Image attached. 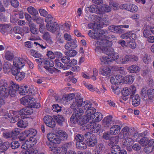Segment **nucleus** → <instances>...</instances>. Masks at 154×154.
<instances>
[{
	"label": "nucleus",
	"mask_w": 154,
	"mask_h": 154,
	"mask_svg": "<svg viewBox=\"0 0 154 154\" xmlns=\"http://www.w3.org/2000/svg\"><path fill=\"white\" fill-rule=\"evenodd\" d=\"M92 104L91 102L88 100L83 101V100L80 97H76L75 101L71 104L70 107L72 109H75L79 106H82L85 111L91 108Z\"/></svg>",
	"instance_id": "nucleus-1"
},
{
	"label": "nucleus",
	"mask_w": 154,
	"mask_h": 154,
	"mask_svg": "<svg viewBox=\"0 0 154 154\" xmlns=\"http://www.w3.org/2000/svg\"><path fill=\"white\" fill-rule=\"evenodd\" d=\"M14 114L13 116L11 117L8 113L7 114L8 118L11 119V122L12 123H14V122H17V124L19 127L21 128H25L28 125V123L26 120L25 119H20L19 117L21 118L20 114H18V112L15 111L13 112Z\"/></svg>",
	"instance_id": "nucleus-2"
},
{
	"label": "nucleus",
	"mask_w": 154,
	"mask_h": 154,
	"mask_svg": "<svg viewBox=\"0 0 154 154\" xmlns=\"http://www.w3.org/2000/svg\"><path fill=\"white\" fill-rule=\"evenodd\" d=\"M40 107V105L38 103L31 102L27 107L23 108L18 112V114L20 116L22 115H30L33 112L32 108H38Z\"/></svg>",
	"instance_id": "nucleus-3"
},
{
	"label": "nucleus",
	"mask_w": 154,
	"mask_h": 154,
	"mask_svg": "<svg viewBox=\"0 0 154 154\" xmlns=\"http://www.w3.org/2000/svg\"><path fill=\"white\" fill-rule=\"evenodd\" d=\"M105 33V31L102 29H97L96 35L98 37L97 40L95 41L96 44L99 45L104 43L106 45H109L111 43V42L107 40L106 38V36L104 34Z\"/></svg>",
	"instance_id": "nucleus-4"
},
{
	"label": "nucleus",
	"mask_w": 154,
	"mask_h": 154,
	"mask_svg": "<svg viewBox=\"0 0 154 154\" xmlns=\"http://www.w3.org/2000/svg\"><path fill=\"white\" fill-rule=\"evenodd\" d=\"M134 131L133 128L126 126L122 129L121 133L119 135L121 139H123L125 137H130Z\"/></svg>",
	"instance_id": "nucleus-5"
},
{
	"label": "nucleus",
	"mask_w": 154,
	"mask_h": 154,
	"mask_svg": "<svg viewBox=\"0 0 154 154\" xmlns=\"http://www.w3.org/2000/svg\"><path fill=\"white\" fill-rule=\"evenodd\" d=\"M10 85L8 87L9 93L11 97H14L16 95L17 90L18 91L19 87L18 84L12 81L10 82Z\"/></svg>",
	"instance_id": "nucleus-6"
},
{
	"label": "nucleus",
	"mask_w": 154,
	"mask_h": 154,
	"mask_svg": "<svg viewBox=\"0 0 154 154\" xmlns=\"http://www.w3.org/2000/svg\"><path fill=\"white\" fill-rule=\"evenodd\" d=\"M102 125L104 128H109L110 127L114 124L115 121L112 119L111 115L105 117L102 121Z\"/></svg>",
	"instance_id": "nucleus-7"
},
{
	"label": "nucleus",
	"mask_w": 154,
	"mask_h": 154,
	"mask_svg": "<svg viewBox=\"0 0 154 154\" xmlns=\"http://www.w3.org/2000/svg\"><path fill=\"white\" fill-rule=\"evenodd\" d=\"M37 131L35 129L33 128H30L24 131L22 133L23 135V137L21 136L20 137V140L22 141L25 140V138L29 137H35L37 134Z\"/></svg>",
	"instance_id": "nucleus-8"
},
{
	"label": "nucleus",
	"mask_w": 154,
	"mask_h": 154,
	"mask_svg": "<svg viewBox=\"0 0 154 154\" xmlns=\"http://www.w3.org/2000/svg\"><path fill=\"white\" fill-rule=\"evenodd\" d=\"M61 61L63 63L67 64V68L69 69L70 67L74 65L77 64V61L74 59H72L71 60L69 57L68 56H65L62 58L61 59Z\"/></svg>",
	"instance_id": "nucleus-9"
},
{
	"label": "nucleus",
	"mask_w": 154,
	"mask_h": 154,
	"mask_svg": "<svg viewBox=\"0 0 154 154\" xmlns=\"http://www.w3.org/2000/svg\"><path fill=\"white\" fill-rule=\"evenodd\" d=\"M86 144L89 147H94L96 146L97 143V140L96 135L91 134L90 137L87 139Z\"/></svg>",
	"instance_id": "nucleus-10"
},
{
	"label": "nucleus",
	"mask_w": 154,
	"mask_h": 154,
	"mask_svg": "<svg viewBox=\"0 0 154 154\" xmlns=\"http://www.w3.org/2000/svg\"><path fill=\"white\" fill-rule=\"evenodd\" d=\"M123 76L121 75H117L112 76L110 79V81L113 84L119 85L122 82Z\"/></svg>",
	"instance_id": "nucleus-11"
},
{
	"label": "nucleus",
	"mask_w": 154,
	"mask_h": 154,
	"mask_svg": "<svg viewBox=\"0 0 154 154\" xmlns=\"http://www.w3.org/2000/svg\"><path fill=\"white\" fill-rule=\"evenodd\" d=\"M56 134L57 136H58L62 140H66L68 137L67 133L65 131L62 130H58L56 131Z\"/></svg>",
	"instance_id": "nucleus-12"
},
{
	"label": "nucleus",
	"mask_w": 154,
	"mask_h": 154,
	"mask_svg": "<svg viewBox=\"0 0 154 154\" xmlns=\"http://www.w3.org/2000/svg\"><path fill=\"white\" fill-rule=\"evenodd\" d=\"M25 61L23 58L16 57L14 60V65L15 67L20 69L24 65Z\"/></svg>",
	"instance_id": "nucleus-13"
},
{
	"label": "nucleus",
	"mask_w": 154,
	"mask_h": 154,
	"mask_svg": "<svg viewBox=\"0 0 154 154\" xmlns=\"http://www.w3.org/2000/svg\"><path fill=\"white\" fill-rule=\"evenodd\" d=\"M59 25L57 23L54 22L51 23H47L46 25L47 29L52 32H55L58 28Z\"/></svg>",
	"instance_id": "nucleus-14"
},
{
	"label": "nucleus",
	"mask_w": 154,
	"mask_h": 154,
	"mask_svg": "<svg viewBox=\"0 0 154 154\" xmlns=\"http://www.w3.org/2000/svg\"><path fill=\"white\" fill-rule=\"evenodd\" d=\"M33 100H35L33 98L29 95L24 97L20 99L21 103L24 105H28L31 102H34Z\"/></svg>",
	"instance_id": "nucleus-15"
},
{
	"label": "nucleus",
	"mask_w": 154,
	"mask_h": 154,
	"mask_svg": "<svg viewBox=\"0 0 154 154\" xmlns=\"http://www.w3.org/2000/svg\"><path fill=\"white\" fill-rule=\"evenodd\" d=\"M99 73L104 76L110 75L111 74V70L107 66L102 67L100 69Z\"/></svg>",
	"instance_id": "nucleus-16"
},
{
	"label": "nucleus",
	"mask_w": 154,
	"mask_h": 154,
	"mask_svg": "<svg viewBox=\"0 0 154 154\" xmlns=\"http://www.w3.org/2000/svg\"><path fill=\"white\" fill-rule=\"evenodd\" d=\"M130 98L132 99V104L133 106H137L140 104V99L138 94L131 95Z\"/></svg>",
	"instance_id": "nucleus-17"
},
{
	"label": "nucleus",
	"mask_w": 154,
	"mask_h": 154,
	"mask_svg": "<svg viewBox=\"0 0 154 154\" xmlns=\"http://www.w3.org/2000/svg\"><path fill=\"white\" fill-rule=\"evenodd\" d=\"M104 46L103 49H102V51L105 54L108 55V56L112 53L114 51V49L110 46L112 45V43L109 45H105L103 43H102V44L100 45Z\"/></svg>",
	"instance_id": "nucleus-18"
},
{
	"label": "nucleus",
	"mask_w": 154,
	"mask_h": 154,
	"mask_svg": "<svg viewBox=\"0 0 154 154\" xmlns=\"http://www.w3.org/2000/svg\"><path fill=\"white\" fill-rule=\"evenodd\" d=\"M122 144L124 147L130 146L133 144V139L131 137H125L123 139Z\"/></svg>",
	"instance_id": "nucleus-19"
},
{
	"label": "nucleus",
	"mask_w": 154,
	"mask_h": 154,
	"mask_svg": "<svg viewBox=\"0 0 154 154\" xmlns=\"http://www.w3.org/2000/svg\"><path fill=\"white\" fill-rule=\"evenodd\" d=\"M10 144L8 142H6L4 143L0 139V151L4 152L6 151L9 147Z\"/></svg>",
	"instance_id": "nucleus-20"
},
{
	"label": "nucleus",
	"mask_w": 154,
	"mask_h": 154,
	"mask_svg": "<svg viewBox=\"0 0 154 154\" xmlns=\"http://www.w3.org/2000/svg\"><path fill=\"white\" fill-rule=\"evenodd\" d=\"M90 127L91 132L93 133H97L100 129L101 126L98 124L93 122L91 123V125H90Z\"/></svg>",
	"instance_id": "nucleus-21"
},
{
	"label": "nucleus",
	"mask_w": 154,
	"mask_h": 154,
	"mask_svg": "<svg viewBox=\"0 0 154 154\" xmlns=\"http://www.w3.org/2000/svg\"><path fill=\"white\" fill-rule=\"evenodd\" d=\"M121 129V127L118 125H112L110 128V132L111 134L116 135L118 134Z\"/></svg>",
	"instance_id": "nucleus-22"
},
{
	"label": "nucleus",
	"mask_w": 154,
	"mask_h": 154,
	"mask_svg": "<svg viewBox=\"0 0 154 154\" xmlns=\"http://www.w3.org/2000/svg\"><path fill=\"white\" fill-rule=\"evenodd\" d=\"M108 29L111 32L116 33H122L124 31L119 26H110L108 27Z\"/></svg>",
	"instance_id": "nucleus-23"
},
{
	"label": "nucleus",
	"mask_w": 154,
	"mask_h": 154,
	"mask_svg": "<svg viewBox=\"0 0 154 154\" xmlns=\"http://www.w3.org/2000/svg\"><path fill=\"white\" fill-rule=\"evenodd\" d=\"M86 8L89 9L91 13L100 14V12L98 6L96 5H90L89 7H87V8Z\"/></svg>",
	"instance_id": "nucleus-24"
},
{
	"label": "nucleus",
	"mask_w": 154,
	"mask_h": 154,
	"mask_svg": "<svg viewBox=\"0 0 154 154\" xmlns=\"http://www.w3.org/2000/svg\"><path fill=\"white\" fill-rule=\"evenodd\" d=\"M80 117L79 116L77 115L74 112L70 118V122L71 123L74 124L78 123L79 124Z\"/></svg>",
	"instance_id": "nucleus-25"
},
{
	"label": "nucleus",
	"mask_w": 154,
	"mask_h": 154,
	"mask_svg": "<svg viewBox=\"0 0 154 154\" xmlns=\"http://www.w3.org/2000/svg\"><path fill=\"white\" fill-rule=\"evenodd\" d=\"M129 55H126L124 56H121L117 60V63L118 64H125L129 61Z\"/></svg>",
	"instance_id": "nucleus-26"
},
{
	"label": "nucleus",
	"mask_w": 154,
	"mask_h": 154,
	"mask_svg": "<svg viewBox=\"0 0 154 154\" xmlns=\"http://www.w3.org/2000/svg\"><path fill=\"white\" fill-rule=\"evenodd\" d=\"M54 118L56 121L57 124L61 126L63 122L65 121V119L61 115H58L57 116H54Z\"/></svg>",
	"instance_id": "nucleus-27"
},
{
	"label": "nucleus",
	"mask_w": 154,
	"mask_h": 154,
	"mask_svg": "<svg viewBox=\"0 0 154 154\" xmlns=\"http://www.w3.org/2000/svg\"><path fill=\"white\" fill-rule=\"evenodd\" d=\"M29 90V88L27 86L25 85L19 87L18 91L20 95H25L28 93Z\"/></svg>",
	"instance_id": "nucleus-28"
},
{
	"label": "nucleus",
	"mask_w": 154,
	"mask_h": 154,
	"mask_svg": "<svg viewBox=\"0 0 154 154\" xmlns=\"http://www.w3.org/2000/svg\"><path fill=\"white\" fill-rule=\"evenodd\" d=\"M42 65L44 66V68L46 69L49 67H53L54 65V64L52 60L44 59Z\"/></svg>",
	"instance_id": "nucleus-29"
},
{
	"label": "nucleus",
	"mask_w": 154,
	"mask_h": 154,
	"mask_svg": "<svg viewBox=\"0 0 154 154\" xmlns=\"http://www.w3.org/2000/svg\"><path fill=\"white\" fill-rule=\"evenodd\" d=\"M42 37V38L46 40L48 44L50 45L52 44L53 42L51 38V36L49 32H45L44 33Z\"/></svg>",
	"instance_id": "nucleus-30"
},
{
	"label": "nucleus",
	"mask_w": 154,
	"mask_h": 154,
	"mask_svg": "<svg viewBox=\"0 0 154 154\" xmlns=\"http://www.w3.org/2000/svg\"><path fill=\"white\" fill-rule=\"evenodd\" d=\"M64 38L66 41H69V43L72 44L74 46H75V42L76 40L72 39L71 38V36L70 35L68 34L67 33H65L64 35Z\"/></svg>",
	"instance_id": "nucleus-31"
},
{
	"label": "nucleus",
	"mask_w": 154,
	"mask_h": 154,
	"mask_svg": "<svg viewBox=\"0 0 154 154\" xmlns=\"http://www.w3.org/2000/svg\"><path fill=\"white\" fill-rule=\"evenodd\" d=\"M30 31L32 34H37L38 33V29L36 28V25L33 23H29Z\"/></svg>",
	"instance_id": "nucleus-32"
},
{
	"label": "nucleus",
	"mask_w": 154,
	"mask_h": 154,
	"mask_svg": "<svg viewBox=\"0 0 154 154\" xmlns=\"http://www.w3.org/2000/svg\"><path fill=\"white\" fill-rule=\"evenodd\" d=\"M72 146V143L71 142H69L64 144L63 146L59 147L60 149L62 150V151L64 152H66L67 150L70 149Z\"/></svg>",
	"instance_id": "nucleus-33"
},
{
	"label": "nucleus",
	"mask_w": 154,
	"mask_h": 154,
	"mask_svg": "<svg viewBox=\"0 0 154 154\" xmlns=\"http://www.w3.org/2000/svg\"><path fill=\"white\" fill-rule=\"evenodd\" d=\"M49 147L50 148V150L54 153V154H65L66 153L65 152L62 151V150L59 148H57L53 146H49Z\"/></svg>",
	"instance_id": "nucleus-34"
},
{
	"label": "nucleus",
	"mask_w": 154,
	"mask_h": 154,
	"mask_svg": "<svg viewBox=\"0 0 154 154\" xmlns=\"http://www.w3.org/2000/svg\"><path fill=\"white\" fill-rule=\"evenodd\" d=\"M8 85L7 82L3 80L0 81V91L2 92H5L7 88Z\"/></svg>",
	"instance_id": "nucleus-35"
},
{
	"label": "nucleus",
	"mask_w": 154,
	"mask_h": 154,
	"mask_svg": "<svg viewBox=\"0 0 154 154\" xmlns=\"http://www.w3.org/2000/svg\"><path fill=\"white\" fill-rule=\"evenodd\" d=\"M103 149V145L102 143H99L98 145L95 146V148L94 150L95 154L101 153Z\"/></svg>",
	"instance_id": "nucleus-36"
},
{
	"label": "nucleus",
	"mask_w": 154,
	"mask_h": 154,
	"mask_svg": "<svg viewBox=\"0 0 154 154\" xmlns=\"http://www.w3.org/2000/svg\"><path fill=\"white\" fill-rule=\"evenodd\" d=\"M28 12L32 15L36 16L38 14V11L32 6H30L27 8Z\"/></svg>",
	"instance_id": "nucleus-37"
},
{
	"label": "nucleus",
	"mask_w": 154,
	"mask_h": 154,
	"mask_svg": "<svg viewBox=\"0 0 154 154\" xmlns=\"http://www.w3.org/2000/svg\"><path fill=\"white\" fill-rule=\"evenodd\" d=\"M11 66L9 62H6L4 65L3 70L5 73H8L10 71Z\"/></svg>",
	"instance_id": "nucleus-38"
},
{
	"label": "nucleus",
	"mask_w": 154,
	"mask_h": 154,
	"mask_svg": "<svg viewBox=\"0 0 154 154\" xmlns=\"http://www.w3.org/2000/svg\"><path fill=\"white\" fill-rule=\"evenodd\" d=\"M128 70L130 73H134L139 71L140 69L138 66L134 65L129 66Z\"/></svg>",
	"instance_id": "nucleus-39"
},
{
	"label": "nucleus",
	"mask_w": 154,
	"mask_h": 154,
	"mask_svg": "<svg viewBox=\"0 0 154 154\" xmlns=\"http://www.w3.org/2000/svg\"><path fill=\"white\" fill-rule=\"evenodd\" d=\"M11 132L12 136V139H15L17 138V136L20 134V129L18 128H16L13 130Z\"/></svg>",
	"instance_id": "nucleus-40"
},
{
	"label": "nucleus",
	"mask_w": 154,
	"mask_h": 154,
	"mask_svg": "<svg viewBox=\"0 0 154 154\" xmlns=\"http://www.w3.org/2000/svg\"><path fill=\"white\" fill-rule=\"evenodd\" d=\"M73 109L75 110L74 113L77 115L79 116L80 117L83 114L85 111L82 108V106H79L76 109Z\"/></svg>",
	"instance_id": "nucleus-41"
},
{
	"label": "nucleus",
	"mask_w": 154,
	"mask_h": 154,
	"mask_svg": "<svg viewBox=\"0 0 154 154\" xmlns=\"http://www.w3.org/2000/svg\"><path fill=\"white\" fill-rule=\"evenodd\" d=\"M25 74L24 72L20 71L16 75L15 78L17 81L19 82L25 78Z\"/></svg>",
	"instance_id": "nucleus-42"
},
{
	"label": "nucleus",
	"mask_w": 154,
	"mask_h": 154,
	"mask_svg": "<svg viewBox=\"0 0 154 154\" xmlns=\"http://www.w3.org/2000/svg\"><path fill=\"white\" fill-rule=\"evenodd\" d=\"M76 145L78 149H85L87 148L86 144L83 141L76 142Z\"/></svg>",
	"instance_id": "nucleus-43"
},
{
	"label": "nucleus",
	"mask_w": 154,
	"mask_h": 154,
	"mask_svg": "<svg viewBox=\"0 0 154 154\" xmlns=\"http://www.w3.org/2000/svg\"><path fill=\"white\" fill-rule=\"evenodd\" d=\"M55 66L58 69H60L63 68L64 70L67 69V67L64 66L63 64L60 62V60L58 59H56L55 60Z\"/></svg>",
	"instance_id": "nucleus-44"
},
{
	"label": "nucleus",
	"mask_w": 154,
	"mask_h": 154,
	"mask_svg": "<svg viewBox=\"0 0 154 154\" xmlns=\"http://www.w3.org/2000/svg\"><path fill=\"white\" fill-rule=\"evenodd\" d=\"M101 60V64L102 65H104L106 64H108L109 62L112 61L109 57H107L103 56L100 58Z\"/></svg>",
	"instance_id": "nucleus-45"
},
{
	"label": "nucleus",
	"mask_w": 154,
	"mask_h": 154,
	"mask_svg": "<svg viewBox=\"0 0 154 154\" xmlns=\"http://www.w3.org/2000/svg\"><path fill=\"white\" fill-rule=\"evenodd\" d=\"M89 120L86 116H83L82 118L81 116L80 118L79 121L78 125H83L86 124Z\"/></svg>",
	"instance_id": "nucleus-46"
},
{
	"label": "nucleus",
	"mask_w": 154,
	"mask_h": 154,
	"mask_svg": "<svg viewBox=\"0 0 154 154\" xmlns=\"http://www.w3.org/2000/svg\"><path fill=\"white\" fill-rule=\"evenodd\" d=\"M5 57L7 60L11 61L13 59L14 55L13 53L8 51L6 52L5 54Z\"/></svg>",
	"instance_id": "nucleus-47"
},
{
	"label": "nucleus",
	"mask_w": 154,
	"mask_h": 154,
	"mask_svg": "<svg viewBox=\"0 0 154 154\" xmlns=\"http://www.w3.org/2000/svg\"><path fill=\"white\" fill-rule=\"evenodd\" d=\"M128 11L132 12H135L137 11L138 8L137 7L134 5L130 4L128 5Z\"/></svg>",
	"instance_id": "nucleus-48"
},
{
	"label": "nucleus",
	"mask_w": 154,
	"mask_h": 154,
	"mask_svg": "<svg viewBox=\"0 0 154 154\" xmlns=\"http://www.w3.org/2000/svg\"><path fill=\"white\" fill-rule=\"evenodd\" d=\"M112 145H112V144L111 143H109L108 144V145L109 146H111V148L112 149L111 150L118 153L120 149H121L120 147L117 145Z\"/></svg>",
	"instance_id": "nucleus-49"
},
{
	"label": "nucleus",
	"mask_w": 154,
	"mask_h": 154,
	"mask_svg": "<svg viewBox=\"0 0 154 154\" xmlns=\"http://www.w3.org/2000/svg\"><path fill=\"white\" fill-rule=\"evenodd\" d=\"M141 96L142 99L143 100H146L148 97V94H146V91L144 88H142L141 90Z\"/></svg>",
	"instance_id": "nucleus-50"
},
{
	"label": "nucleus",
	"mask_w": 154,
	"mask_h": 154,
	"mask_svg": "<svg viewBox=\"0 0 154 154\" xmlns=\"http://www.w3.org/2000/svg\"><path fill=\"white\" fill-rule=\"evenodd\" d=\"M76 51L74 50H70L67 51L65 53V54L66 56L72 57L75 56L76 54Z\"/></svg>",
	"instance_id": "nucleus-51"
},
{
	"label": "nucleus",
	"mask_w": 154,
	"mask_h": 154,
	"mask_svg": "<svg viewBox=\"0 0 154 154\" xmlns=\"http://www.w3.org/2000/svg\"><path fill=\"white\" fill-rule=\"evenodd\" d=\"M149 140L146 137H144L139 141L140 144L142 146H145L148 144Z\"/></svg>",
	"instance_id": "nucleus-52"
},
{
	"label": "nucleus",
	"mask_w": 154,
	"mask_h": 154,
	"mask_svg": "<svg viewBox=\"0 0 154 154\" xmlns=\"http://www.w3.org/2000/svg\"><path fill=\"white\" fill-rule=\"evenodd\" d=\"M148 98L149 99L152 100L154 97V88H150L147 91Z\"/></svg>",
	"instance_id": "nucleus-53"
},
{
	"label": "nucleus",
	"mask_w": 154,
	"mask_h": 154,
	"mask_svg": "<svg viewBox=\"0 0 154 154\" xmlns=\"http://www.w3.org/2000/svg\"><path fill=\"white\" fill-rule=\"evenodd\" d=\"M121 92L125 97L127 96L130 94V92L128 88H124L122 90H121Z\"/></svg>",
	"instance_id": "nucleus-54"
},
{
	"label": "nucleus",
	"mask_w": 154,
	"mask_h": 154,
	"mask_svg": "<svg viewBox=\"0 0 154 154\" xmlns=\"http://www.w3.org/2000/svg\"><path fill=\"white\" fill-rule=\"evenodd\" d=\"M33 21L35 22L38 24H41L43 21L42 19L39 16H35L32 18Z\"/></svg>",
	"instance_id": "nucleus-55"
},
{
	"label": "nucleus",
	"mask_w": 154,
	"mask_h": 154,
	"mask_svg": "<svg viewBox=\"0 0 154 154\" xmlns=\"http://www.w3.org/2000/svg\"><path fill=\"white\" fill-rule=\"evenodd\" d=\"M11 148L13 149H16L18 148L20 146V143L17 141H14L11 143Z\"/></svg>",
	"instance_id": "nucleus-56"
},
{
	"label": "nucleus",
	"mask_w": 154,
	"mask_h": 154,
	"mask_svg": "<svg viewBox=\"0 0 154 154\" xmlns=\"http://www.w3.org/2000/svg\"><path fill=\"white\" fill-rule=\"evenodd\" d=\"M151 60V58L150 56L147 54H145L143 58V62L146 64H148L150 62Z\"/></svg>",
	"instance_id": "nucleus-57"
},
{
	"label": "nucleus",
	"mask_w": 154,
	"mask_h": 154,
	"mask_svg": "<svg viewBox=\"0 0 154 154\" xmlns=\"http://www.w3.org/2000/svg\"><path fill=\"white\" fill-rule=\"evenodd\" d=\"M112 53L109 56L110 57L111 60H112V61L113 60H117L118 57H119V54L116 53H115L114 51H113Z\"/></svg>",
	"instance_id": "nucleus-58"
},
{
	"label": "nucleus",
	"mask_w": 154,
	"mask_h": 154,
	"mask_svg": "<svg viewBox=\"0 0 154 154\" xmlns=\"http://www.w3.org/2000/svg\"><path fill=\"white\" fill-rule=\"evenodd\" d=\"M34 42L33 41H28L25 43V46L29 48H31L33 47V45L34 44Z\"/></svg>",
	"instance_id": "nucleus-59"
},
{
	"label": "nucleus",
	"mask_w": 154,
	"mask_h": 154,
	"mask_svg": "<svg viewBox=\"0 0 154 154\" xmlns=\"http://www.w3.org/2000/svg\"><path fill=\"white\" fill-rule=\"evenodd\" d=\"M119 136H115L111 138L110 139V143H112V145L113 144V143H116L119 140Z\"/></svg>",
	"instance_id": "nucleus-60"
},
{
	"label": "nucleus",
	"mask_w": 154,
	"mask_h": 154,
	"mask_svg": "<svg viewBox=\"0 0 154 154\" xmlns=\"http://www.w3.org/2000/svg\"><path fill=\"white\" fill-rule=\"evenodd\" d=\"M151 33H152V28L150 29H145L143 32V35L145 38H148L151 34Z\"/></svg>",
	"instance_id": "nucleus-61"
},
{
	"label": "nucleus",
	"mask_w": 154,
	"mask_h": 154,
	"mask_svg": "<svg viewBox=\"0 0 154 154\" xmlns=\"http://www.w3.org/2000/svg\"><path fill=\"white\" fill-rule=\"evenodd\" d=\"M84 139V136L81 134H77L75 137V139L77 141V142L83 141Z\"/></svg>",
	"instance_id": "nucleus-62"
},
{
	"label": "nucleus",
	"mask_w": 154,
	"mask_h": 154,
	"mask_svg": "<svg viewBox=\"0 0 154 154\" xmlns=\"http://www.w3.org/2000/svg\"><path fill=\"white\" fill-rule=\"evenodd\" d=\"M53 118L51 116H45L44 118V122L46 125L48 124V123H50V122L51 120H52V119Z\"/></svg>",
	"instance_id": "nucleus-63"
},
{
	"label": "nucleus",
	"mask_w": 154,
	"mask_h": 154,
	"mask_svg": "<svg viewBox=\"0 0 154 154\" xmlns=\"http://www.w3.org/2000/svg\"><path fill=\"white\" fill-rule=\"evenodd\" d=\"M101 9L104 12H108L110 11L111 8L108 5L103 4L102 5Z\"/></svg>",
	"instance_id": "nucleus-64"
}]
</instances>
